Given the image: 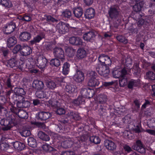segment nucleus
<instances>
[{
    "label": "nucleus",
    "mask_w": 155,
    "mask_h": 155,
    "mask_svg": "<svg viewBox=\"0 0 155 155\" xmlns=\"http://www.w3.org/2000/svg\"><path fill=\"white\" fill-rule=\"evenodd\" d=\"M21 98L23 101V107H27L29 106L30 104V102L28 101H25L24 100L23 97H21Z\"/></svg>",
    "instance_id": "4d7b16f0"
},
{
    "label": "nucleus",
    "mask_w": 155,
    "mask_h": 155,
    "mask_svg": "<svg viewBox=\"0 0 155 155\" xmlns=\"http://www.w3.org/2000/svg\"><path fill=\"white\" fill-rule=\"evenodd\" d=\"M31 36L28 32L25 31L21 33L20 34L19 38L21 40L23 41H27L30 39Z\"/></svg>",
    "instance_id": "a211bd4d"
},
{
    "label": "nucleus",
    "mask_w": 155,
    "mask_h": 155,
    "mask_svg": "<svg viewBox=\"0 0 155 155\" xmlns=\"http://www.w3.org/2000/svg\"><path fill=\"white\" fill-rule=\"evenodd\" d=\"M78 142L79 141L74 142L73 139H72L68 138L63 141L61 143V145L64 148H67L71 147L72 145L75 147H78L77 143H78Z\"/></svg>",
    "instance_id": "423d86ee"
},
{
    "label": "nucleus",
    "mask_w": 155,
    "mask_h": 155,
    "mask_svg": "<svg viewBox=\"0 0 155 155\" xmlns=\"http://www.w3.org/2000/svg\"><path fill=\"white\" fill-rule=\"evenodd\" d=\"M49 102L52 106L55 107H58L59 105V102L57 101L50 100L49 101Z\"/></svg>",
    "instance_id": "6e6d98bb"
},
{
    "label": "nucleus",
    "mask_w": 155,
    "mask_h": 155,
    "mask_svg": "<svg viewBox=\"0 0 155 155\" xmlns=\"http://www.w3.org/2000/svg\"><path fill=\"white\" fill-rule=\"evenodd\" d=\"M97 100L100 103H103L107 101V97L104 95H101L97 96Z\"/></svg>",
    "instance_id": "37998d69"
},
{
    "label": "nucleus",
    "mask_w": 155,
    "mask_h": 155,
    "mask_svg": "<svg viewBox=\"0 0 155 155\" xmlns=\"http://www.w3.org/2000/svg\"><path fill=\"white\" fill-rule=\"evenodd\" d=\"M18 116L20 118L22 119H27L28 117L27 113L25 111L19 110L17 113Z\"/></svg>",
    "instance_id": "c85d7f7f"
},
{
    "label": "nucleus",
    "mask_w": 155,
    "mask_h": 155,
    "mask_svg": "<svg viewBox=\"0 0 155 155\" xmlns=\"http://www.w3.org/2000/svg\"><path fill=\"white\" fill-rule=\"evenodd\" d=\"M73 13L75 16L78 18L81 17L83 14L82 9L80 7L74 8L73 11Z\"/></svg>",
    "instance_id": "2f4dec72"
},
{
    "label": "nucleus",
    "mask_w": 155,
    "mask_h": 155,
    "mask_svg": "<svg viewBox=\"0 0 155 155\" xmlns=\"http://www.w3.org/2000/svg\"><path fill=\"white\" fill-rule=\"evenodd\" d=\"M8 147V144L5 143H2L0 144V149L2 151L6 150Z\"/></svg>",
    "instance_id": "864d4df0"
},
{
    "label": "nucleus",
    "mask_w": 155,
    "mask_h": 155,
    "mask_svg": "<svg viewBox=\"0 0 155 155\" xmlns=\"http://www.w3.org/2000/svg\"><path fill=\"white\" fill-rule=\"evenodd\" d=\"M62 15L65 18H70L72 14L70 11L66 10L62 12Z\"/></svg>",
    "instance_id": "3c124183"
},
{
    "label": "nucleus",
    "mask_w": 155,
    "mask_h": 155,
    "mask_svg": "<svg viewBox=\"0 0 155 155\" xmlns=\"http://www.w3.org/2000/svg\"><path fill=\"white\" fill-rule=\"evenodd\" d=\"M0 4L3 6L8 8L12 6L11 2L9 0H0Z\"/></svg>",
    "instance_id": "c9c22d12"
},
{
    "label": "nucleus",
    "mask_w": 155,
    "mask_h": 155,
    "mask_svg": "<svg viewBox=\"0 0 155 155\" xmlns=\"http://www.w3.org/2000/svg\"><path fill=\"white\" fill-rule=\"evenodd\" d=\"M38 136L40 138L43 140L48 141L50 140V138L48 136L42 131H39L38 132Z\"/></svg>",
    "instance_id": "7c9ffc66"
},
{
    "label": "nucleus",
    "mask_w": 155,
    "mask_h": 155,
    "mask_svg": "<svg viewBox=\"0 0 155 155\" xmlns=\"http://www.w3.org/2000/svg\"><path fill=\"white\" fill-rule=\"evenodd\" d=\"M88 85L90 86L95 87L98 86L99 84V81L98 77L90 79L88 82Z\"/></svg>",
    "instance_id": "a878e982"
},
{
    "label": "nucleus",
    "mask_w": 155,
    "mask_h": 155,
    "mask_svg": "<svg viewBox=\"0 0 155 155\" xmlns=\"http://www.w3.org/2000/svg\"><path fill=\"white\" fill-rule=\"evenodd\" d=\"M21 46L20 45H17L14 48L13 50V52L14 53H16L20 50H21Z\"/></svg>",
    "instance_id": "bf43d9fd"
},
{
    "label": "nucleus",
    "mask_w": 155,
    "mask_h": 155,
    "mask_svg": "<svg viewBox=\"0 0 155 155\" xmlns=\"http://www.w3.org/2000/svg\"><path fill=\"white\" fill-rule=\"evenodd\" d=\"M64 90L67 92L72 94L76 91V87L73 84H68L65 86Z\"/></svg>",
    "instance_id": "f3484780"
},
{
    "label": "nucleus",
    "mask_w": 155,
    "mask_h": 155,
    "mask_svg": "<svg viewBox=\"0 0 155 155\" xmlns=\"http://www.w3.org/2000/svg\"><path fill=\"white\" fill-rule=\"evenodd\" d=\"M32 86L36 89L41 90L44 88V84L42 81L36 80L34 81L32 84Z\"/></svg>",
    "instance_id": "dca6fc26"
},
{
    "label": "nucleus",
    "mask_w": 155,
    "mask_h": 155,
    "mask_svg": "<svg viewBox=\"0 0 155 155\" xmlns=\"http://www.w3.org/2000/svg\"><path fill=\"white\" fill-rule=\"evenodd\" d=\"M66 52L67 55L70 57L74 55L75 51L72 48L68 47L66 49Z\"/></svg>",
    "instance_id": "a19ab883"
},
{
    "label": "nucleus",
    "mask_w": 155,
    "mask_h": 155,
    "mask_svg": "<svg viewBox=\"0 0 155 155\" xmlns=\"http://www.w3.org/2000/svg\"><path fill=\"white\" fill-rule=\"evenodd\" d=\"M140 82L139 80H132L129 81L128 87L129 88H132L134 86H138Z\"/></svg>",
    "instance_id": "473e14b6"
},
{
    "label": "nucleus",
    "mask_w": 155,
    "mask_h": 155,
    "mask_svg": "<svg viewBox=\"0 0 155 155\" xmlns=\"http://www.w3.org/2000/svg\"><path fill=\"white\" fill-rule=\"evenodd\" d=\"M126 65L127 66H129L131 64L132 59L130 57H127L126 59Z\"/></svg>",
    "instance_id": "338daca9"
},
{
    "label": "nucleus",
    "mask_w": 155,
    "mask_h": 155,
    "mask_svg": "<svg viewBox=\"0 0 155 155\" xmlns=\"http://www.w3.org/2000/svg\"><path fill=\"white\" fill-rule=\"evenodd\" d=\"M90 140L91 142L96 144L99 143L101 141L100 139L98 137L96 136L91 137L90 138Z\"/></svg>",
    "instance_id": "c03bdc74"
},
{
    "label": "nucleus",
    "mask_w": 155,
    "mask_h": 155,
    "mask_svg": "<svg viewBox=\"0 0 155 155\" xmlns=\"http://www.w3.org/2000/svg\"><path fill=\"white\" fill-rule=\"evenodd\" d=\"M28 145L30 147H34L36 146V142L35 140L32 137H29L28 140Z\"/></svg>",
    "instance_id": "ea45409f"
},
{
    "label": "nucleus",
    "mask_w": 155,
    "mask_h": 155,
    "mask_svg": "<svg viewBox=\"0 0 155 155\" xmlns=\"http://www.w3.org/2000/svg\"><path fill=\"white\" fill-rule=\"evenodd\" d=\"M77 55L79 58H83L87 55V53L84 49L79 48L77 51Z\"/></svg>",
    "instance_id": "aec40b11"
},
{
    "label": "nucleus",
    "mask_w": 155,
    "mask_h": 155,
    "mask_svg": "<svg viewBox=\"0 0 155 155\" xmlns=\"http://www.w3.org/2000/svg\"><path fill=\"white\" fill-rule=\"evenodd\" d=\"M16 27L15 22L12 21L7 24L5 27L4 33L7 34L12 32Z\"/></svg>",
    "instance_id": "9d476101"
},
{
    "label": "nucleus",
    "mask_w": 155,
    "mask_h": 155,
    "mask_svg": "<svg viewBox=\"0 0 155 155\" xmlns=\"http://www.w3.org/2000/svg\"><path fill=\"white\" fill-rule=\"evenodd\" d=\"M150 105V102L147 100H145V102L142 105L141 108L142 109L145 108L146 107H148Z\"/></svg>",
    "instance_id": "69168bd1"
},
{
    "label": "nucleus",
    "mask_w": 155,
    "mask_h": 155,
    "mask_svg": "<svg viewBox=\"0 0 155 155\" xmlns=\"http://www.w3.org/2000/svg\"><path fill=\"white\" fill-rule=\"evenodd\" d=\"M32 50L31 47L28 46H25L21 49V54L26 56L30 55L32 53Z\"/></svg>",
    "instance_id": "2eb2a0df"
},
{
    "label": "nucleus",
    "mask_w": 155,
    "mask_h": 155,
    "mask_svg": "<svg viewBox=\"0 0 155 155\" xmlns=\"http://www.w3.org/2000/svg\"><path fill=\"white\" fill-rule=\"evenodd\" d=\"M132 71L135 74L139 73L140 71V69L139 68L138 64L136 63L134 64L133 67Z\"/></svg>",
    "instance_id": "de8ad7c7"
},
{
    "label": "nucleus",
    "mask_w": 155,
    "mask_h": 155,
    "mask_svg": "<svg viewBox=\"0 0 155 155\" xmlns=\"http://www.w3.org/2000/svg\"><path fill=\"white\" fill-rule=\"evenodd\" d=\"M17 65V62L16 59L15 58H13L10 59L8 61L7 66L8 67L13 68Z\"/></svg>",
    "instance_id": "f704fd0d"
},
{
    "label": "nucleus",
    "mask_w": 155,
    "mask_h": 155,
    "mask_svg": "<svg viewBox=\"0 0 155 155\" xmlns=\"http://www.w3.org/2000/svg\"><path fill=\"white\" fill-rule=\"evenodd\" d=\"M76 38L77 37H70L69 40V43L71 44L74 45Z\"/></svg>",
    "instance_id": "774afa93"
},
{
    "label": "nucleus",
    "mask_w": 155,
    "mask_h": 155,
    "mask_svg": "<svg viewBox=\"0 0 155 155\" xmlns=\"http://www.w3.org/2000/svg\"><path fill=\"white\" fill-rule=\"evenodd\" d=\"M57 113L59 115L64 114L65 113V110L62 108H59L56 110Z\"/></svg>",
    "instance_id": "052dcab7"
},
{
    "label": "nucleus",
    "mask_w": 155,
    "mask_h": 155,
    "mask_svg": "<svg viewBox=\"0 0 155 155\" xmlns=\"http://www.w3.org/2000/svg\"><path fill=\"white\" fill-rule=\"evenodd\" d=\"M82 40L81 38L78 37H77L76 39L75 43V45H80L82 44Z\"/></svg>",
    "instance_id": "0e129e2a"
},
{
    "label": "nucleus",
    "mask_w": 155,
    "mask_h": 155,
    "mask_svg": "<svg viewBox=\"0 0 155 155\" xmlns=\"http://www.w3.org/2000/svg\"><path fill=\"white\" fill-rule=\"evenodd\" d=\"M35 62L36 66L39 68L43 69L46 66L48 63V61L44 57L40 55L38 56Z\"/></svg>",
    "instance_id": "7ed1b4c3"
},
{
    "label": "nucleus",
    "mask_w": 155,
    "mask_h": 155,
    "mask_svg": "<svg viewBox=\"0 0 155 155\" xmlns=\"http://www.w3.org/2000/svg\"><path fill=\"white\" fill-rule=\"evenodd\" d=\"M56 27L59 33L64 34L68 31L69 25L68 24L61 22L57 25Z\"/></svg>",
    "instance_id": "f03ea898"
},
{
    "label": "nucleus",
    "mask_w": 155,
    "mask_h": 155,
    "mask_svg": "<svg viewBox=\"0 0 155 155\" xmlns=\"http://www.w3.org/2000/svg\"><path fill=\"white\" fill-rule=\"evenodd\" d=\"M94 93L93 89L89 88L82 89L81 91V94L84 98H90L93 97Z\"/></svg>",
    "instance_id": "39448f33"
},
{
    "label": "nucleus",
    "mask_w": 155,
    "mask_h": 155,
    "mask_svg": "<svg viewBox=\"0 0 155 155\" xmlns=\"http://www.w3.org/2000/svg\"><path fill=\"white\" fill-rule=\"evenodd\" d=\"M35 94L36 97L39 98H47L46 93L44 91H38L36 92Z\"/></svg>",
    "instance_id": "72a5a7b5"
},
{
    "label": "nucleus",
    "mask_w": 155,
    "mask_h": 155,
    "mask_svg": "<svg viewBox=\"0 0 155 155\" xmlns=\"http://www.w3.org/2000/svg\"><path fill=\"white\" fill-rule=\"evenodd\" d=\"M54 56L63 61L64 59V53L63 50L61 48H55L53 50Z\"/></svg>",
    "instance_id": "20e7f679"
},
{
    "label": "nucleus",
    "mask_w": 155,
    "mask_h": 155,
    "mask_svg": "<svg viewBox=\"0 0 155 155\" xmlns=\"http://www.w3.org/2000/svg\"><path fill=\"white\" fill-rule=\"evenodd\" d=\"M117 39L120 42L126 44L127 43V39L122 35H118L117 37Z\"/></svg>",
    "instance_id": "8fccbe9b"
},
{
    "label": "nucleus",
    "mask_w": 155,
    "mask_h": 155,
    "mask_svg": "<svg viewBox=\"0 0 155 155\" xmlns=\"http://www.w3.org/2000/svg\"><path fill=\"white\" fill-rule=\"evenodd\" d=\"M95 33L92 31H90L84 34V39L87 41H90L95 37Z\"/></svg>",
    "instance_id": "6ab92c4d"
},
{
    "label": "nucleus",
    "mask_w": 155,
    "mask_h": 155,
    "mask_svg": "<svg viewBox=\"0 0 155 155\" xmlns=\"http://www.w3.org/2000/svg\"><path fill=\"white\" fill-rule=\"evenodd\" d=\"M127 71L125 69H123L121 71L118 69H114L112 72L113 76L115 78L124 77L127 74Z\"/></svg>",
    "instance_id": "9b49d317"
},
{
    "label": "nucleus",
    "mask_w": 155,
    "mask_h": 155,
    "mask_svg": "<svg viewBox=\"0 0 155 155\" xmlns=\"http://www.w3.org/2000/svg\"><path fill=\"white\" fill-rule=\"evenodd\" d=\"M148 24V22L143 19H140L137 22V24L139 27H141L142 25H146Z\"/></svg>",
    "instance_id": "603ef678"
},
{
    "label": "nucleus",
    "mask_w": 155,
    "mask_h": 155,
    "mask_svg": "<svg viewBox=\"0 0 155 155\" xmlns=\"http://www.w3.org/2000/svg\"><path fill=\"white\" fill-rule=\"evenodd\" d=\"M147 78L151 80L155 79V74L152 71H149L146 74Z\"/></svg>",
    "instance_id": "09e8293b"
},
{
    "label": "nucleus",
    "mask_w": 155,
    "mask_h": 155,
    "mask_svg": "<svg viewBox=\"0 0 155 155\" xmlns=\"http://www.w3.org/2000/svg\"><path fill=\"white\" fill-rule=\"evenodd\" d=\"M143 2H141L136 4L133 7L134 11L137 12H139L141 10L143 6L146 8H148V7H146L145 4H143Z\"/></svg>",
    "instance_id": "5701e85b"
},
{
    "label": "nucleus",
    "mask_w": 155,
    "mask_h": 155,
    "mask_svg": "<svg viewBox=\"0 0 155 155\" xmlns=\"http://www.w3.org/2000/svg\"><path fill=\"white\" fill-rule=\"evenodd\" d=\"M119 82L120 87H124L127 84V80L125 75L120 78Z\"/></svg>",
    "instance_id": "4c0bfd02"
},
{
    "label": "nucleus",
    "mask_w": 155,
    "mask_h": 155,
    "mask_svg": "<svg viewBox=\"0 0 155 155\" xmlns=\"http://www.w3.org/2000/svg\"><path fill=\"white\" fill-rule=\"evenodd\" d=\"M98 60L101 63L100 64L110 65L111 63L110 57L103 54H101L99 56Z\"/></svg>",
    "instance_id": "1a4fd4ad"
},
{
    "label": "nucleus",
    "mask_w": 155,
    "mask_h": 155,
    "mask_svg": "<svg viewBox=\"0 0 155 155\" xmlns=\"http://www.w3.org/2000/svg\"><path fill=\"white\" fill-rule=\"evenodd\" d=\"M67 115L70 118L75 120H79L81 119L80 117L78 114L72 111H69Z\"/></svg>",
    "instance_id": "4be33fe9"
},
{
    "label": "nucleus",
    "mask_w": 155,
    "mask_h": 155,
    "mask_svg": "<svg viewBox=\"0 0 155 155\" xmlns=\"http://www.w3.org/2000/svg\"><path fill=\"white\" fill-rule=\"evenodd\" d=\"M46 85L49 89L53 90L56 87L57 85L54 81H51L47 82Z\"/></svg>",
    "instance_id": "79ce46f5"
},
{
    "label": "nucleus",
    "mask_w": 155,
    "mask_h": 155,
    "mask_svg": "<svg viewBox=\"0 0 155 155\" xmlns=\"http://www.w3.org/2000/svg\"><path fill=\"white\" fill-rule=\"evenodd\" d=\"M7 45L8 47L10 48L13 46L17 43L16 38L15 37H11L7 40Z\"/></svg>",
    "instance_id": "b1692460"
},
{
    "label": "nucleus",
    "mask_w": 155,
    "mask_h": 155,
    "mask_svg": "<svg viewBox=\"0 0 155 155\" xmlns=\"http://www.w3.org/2000/svg\"><path fill=\"white\" fill-rule=\"evenodd\" d=\"M50 64L51 65L56 67H58L60 65V61L57 58L53 59L50 61Z\"/></svg>",
    "instance_id": "49530a36"
},
{
    "label": "nucleus",
    "mask_w": 155,
    "mask_h": 155,
    "mask_svg": "<svg viewBox=\"0 0 155 155\" xmlns=\"http://www.w3.org/2000/svg\"><path fill=\"white\" fill-rule=\"evenodd\" d=\"M107 65L99 64L96 68V70L99 74L104 77H107L109 74L110 70Z\"/></svg>",
    "instance_id": "f257e3e1"
},
{
    "label": "nucleus",
    "mask_w": 155,
    "mask_h": 155,
    "mask_svg": "<svg viewBox=\"0 0 155 155\" xmlns=\"http://www.w3.org/2000/svg\"><path fill=\"white\" fill-rule=\"evenodd\" d=\"M13 145L15 149L18 150H23L25 147L24 144L18 141H16L14 143Z\"/></svg>",
    "instance_id": "bb28decb"
},
{
    "label": "nucleus",
    "mask_w": 155,
    "mask_h": 155,
    "mask_svg": "<svg viewBox=\"0 0 155 155\" xmlns=\"http://www.w3.org/2000/svg\"><path fill=\"white\" fill-rule=\"evenodd\" d=\"M46 20L48 22H57L58 21L57 20L55 19L53 17H52L50 15H48L46 16Z\"/></svg>",
    "instance_id": "13d9d810"
},
{
    "label": "nucleus",
    "mask_w": 155,
    "mask_h": 155,
    "mask_svg": "<svg viewBox=\"0 0 155 155\" xmlns=\"http://www.w3.org/2000/svg\"><path fill=\"white\" fill-rule=\"evenodd\" d=\"M94 10L91 8H89L86 10L85 13V16L86 18L91 19L93 18L95 14Z\"/></svg>",
    "instance_id": "412c9836"
},
{
    "label": "nucleus",
    "mask_w": 155,
    "mask_h": 155,
    "mask_svg": "<svg viewBox=\"0 0 155 155\" xmlns=\"http://www.w3.org/2000/svg\"><path fill=\"white\" fill-rule=\"evenodd\" d=\"M51 116V114L48 112L41 111L38 113V119L41 120H46L49 118Z\"/></svg>",
    "instance_id": "4468645a"
},
{
    "label": "nucleus",
    "mask_w": 155,
    "mask_h": 155,
    "mask_svg": "<svg viewBox=\"0 0 155 155\" xmlns=\"http://www.w3.org/2000/svg\"><path fill=\"white\" fill-rule=\"evenodd\" d=\"M124 150L127 153H129L132 151L131 148L128 145H125L123 146Z\"/></svg>",
    "instance_id": "e2e57ef3"
},
{
    "label": "nucleus",
    "mask_w": 155,
    "mask_h": 155,
    "mask_svg": "<svg viewBox=\"0 0 155 155\" xmlns=\"http://www.w3.org/2000/svg\"><path fill=\"white\" fill-rule=\"evenodd\" d=\"M20 133L22 136L25 137L28 136L31 134L30 131L28 130H25Z\"/></svg>",
    "instance_id": "5fc2aeb1"
},
{
    "label": "nucleus",
    "mask_w": 155,
    "mask_h": 155,
    "mask_svg": "<svg viewBox=\"0 0 155 155\" xmlns=\"http://www.w3.org/2000/svg\"><path fill=\"white\" fill-rule=\"evenodd\" d=\"M132 148L141 153H144L146 152L145 149L140 140L136 141V144L132 146Z\"/></svg>",
    "instance_id": "6e6552de"
},
{
    "label": "nucleus",
    "mask_w": 155,
    "mask_h": 155,
    "mask_svg": "<svg viewBox=\"0 0 155 155\" xmlns=\"http://www.w3.org/2000/svg\"><path fill=\"white\" fill-rule=\"evenodd\" d=\"M84 101V98L81 95V96H79L77 98L75 99L73 101V103L76 105L77 106L83 104Z\"/></svg>",
    "instance_id": "cd10ccee"
},
{
    "label": "nucleus",
    "mask_w": 155,
    "mask_h": 155,
    "mask_svg": "<svg viewBox=\"0 0 155 155\" xmlns=\"http://www.w3.org/2000/svg\"><path fill=\"white\" fill-rule=\"evenodd\" d=\"M104 146L107 149L110 151L115 150L117 148V145L113 141L106 140L104 141Z\"/></svg>",
    "instance_id": "0eeeda50"
},
{
    "label": "nucleus",
    "mask_w": 155,
    "mask_h": 155,
    "mask_svg": "<svg viewBox=\"0 0 155 155\" xmlns=\"http://www.w3.org/2000/svg\"><path fill=\"white\" fill-rule=\"evenodd\" d=\"M24 21H29L31 20V16L30 15H25L23 18Z\"/></svg>",
    "instance_id": "680f3d73"
},
{
    "label": "nucleus",
    "mask_w": 155,
    "mask_h": 155,
    "mask_svg": "<svg viewBox=\"0 0 155 155\" xmlns=\"http://www.w3.org/2000/svg\"><path fill=\"white\" fill-rule=\"evenodd\" d=\"M69 64L66 62L64 64L63 66L62 72L63 73L64 75L67 74L69 71Z\"/></svg>",
    "instance_id": "e433bc0d"
},
{
    "label": "nucleus",
    "mask_w": 155,
    "mask_h": 155,
    "mask_svg": "<svg viewBox=\"0 0 155 155\" xmlns=\"http://www.w3.org/2000/svg\"><path fill=\"white\" fill-rule=\"evenodd\" d=\"M0 123L2 125L5 126V127L3 128V130H8L11 128L9 121L7 120H2L0 121Z\"/></svg>",
    "instance_id": "393cba45"
},
{
    "label": "nucleus",
    "mask_w": 155,
    "mask_h": 155,
    "mask_svg": "<svg viewBox=\"0 0 155 155\" xmlns=\"http://www.w3.org/2000/svg\"><path fill=\"white\" fill-rule=\"evenodd\" d=\"M44 38V35L43 34L37 35L32 40L30 41L31 44L33 45L35 43L39 42L40 41Z\"/></svg>",
    "instance_id": "c756f323"
},
{
    "label": "nucleus",
    "mask_w": 155,
    "mask_h": 155,
    "mask_svg": "<svg viewBox=\"0 0 155 155\" xmlns=\"http://www.w3.org/2000/svg\"><path fill=\"white\" fill-rule=\"evenodd\" d=\"M14 91L18 95H20L21 97L22 95H24L25 94V92L24 90L22 88L16 87L14 89Z\"/></svg>",
    "instance_id": "58836bf2"
},
{
    "label": "nucleus",
    "mask_w": 155,
    "mask_h": 155,
    "mask_svg": "<svg viewBox=\"0 0 155 155\" xmlns=\"http://www.w3.org/2000/svg\"><path fill=\"white\" fill-rule=\"evenodd\" d=\"M110 17L111 18H115L117 17L119 15V11L118 8L115 7H111L108 11Z\"/></svg>",
    "instance_id": "f8f14e48"
},
{
    "label": "nucleus",
    "mask_w": 155,
    "mask_h": 155,
    "mask_svg": "<svg viewBox=\"0 0 155 155\" xmlns=\"http://www.w3.org/2000/svg\"><path fill=\"white\" fill-rule=\"evenodd\" d=\"M87 76L89 78V80L97 78V73L93 71H89L87 74Z\"/></svg>",
    "instance_id": "a18cd8bd"
},
{
    "label": "nucleus",
    "mask_w": 155,
    "mask_h": 155,
    "mask_svg": "<svg viewBox=\"0 0 155 155\" xmlns=\"http://www.w3.org/2000/svg\"><path fill=\"white\" fill-rule=\"evenodd\" d=\"M73 78L76 81L78 82H81L84 79V74L82 71L78 70L76 71Z\"/></svg>",
    "instance_id": "ddd939ff"
}]
</instances>
